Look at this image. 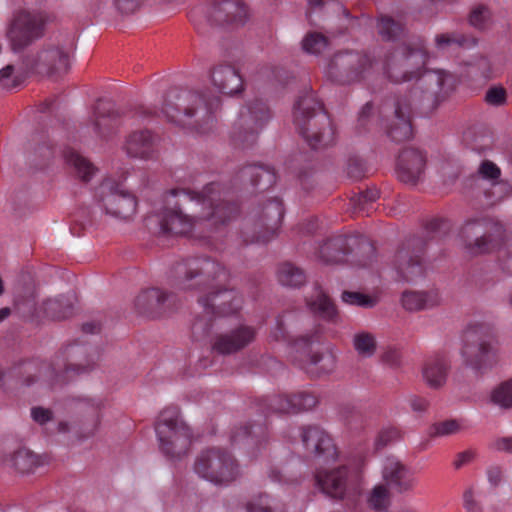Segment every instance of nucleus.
Returning <instances> with one entry per match:
<instances>
[{"label": "nucleus", "mask_w": 512, "mask_h": 512, "mask_svg": "<svg viewBox=\"0 0 512 512\" xmlns=\"http://www.w3.org/2000/svg\"><path fill=\"white\" fill-rule=\"evenodd\" d=\"M211 190V187H207L203 195L184 190L170 191L164 198V206L156 214L161 231L182 235L190 233L203 221H207L209 226H216L229 220L230 208L226 205L215 206Z\"/></svg>", "instance_id": "obj_1"}, {"label": "nucleus", "mask_w": 512, "mask_h": 512, "mask_svg": "<svg viewBox=\"0 0 512 512\" xmlns=\"http://www.w3.org/2000/svg\"><path fill=\"white\" fill-rule=\"evenodd\" d=\"M317 487L336 499L356 500L366 486L364 461H351L338 468H321L315 474Z\"/></svg>", "instance_id": "obj_2"}, {"label": "nucleus", "mask_w": 512, "mask_h": 512, "mask_svg": "<svg viewBox=\"0 0 512 512\" xmlns=\"http://www.w3.org/2000/svg\"><path fill=\"white\" fill-rule=\"evenodd\" d=\"M195 277H199L197 285L203 286V290L207 292V298L202 297L199 300L204 307L211 305L217 309L219 314L225 315L236 311L241 306L242 300L236 293L218 290L212 283L216 279L226 278V273L219 264L208 260L201 263L193 262L185 282H189Z\"/></svg>", "instance_id": "obj_3"}, {"label": "nucleus", "mask_w": 512, "mask_h": 512, "mask_svg": "<svg viewBox=\"0 0 512 512\" xmlns=\"http://www.w3.org/2000/svg\"><path fill=\"white\" fill-rule=\"evenodd\" d=\"M155 430L161 451L171 461L187 454L192 443L191 431L176 408H167L160 413Z\"/></svg>", "instance_id": "obj_4"}, {"label": "nucleus", "mask_w": 512, "mask_h": 512, "mask_svg": "<svg viewBox=\"0 0 512 512\" xmlns=\"http://www.w3.org/2000/svg\"><path fill=\"white\" fill-rule=\"evenodd\" d=\"M73 56L72 45L48 42L30 51L22 60L26 72L52 75L67 71Z\"/></svg>", "instance_id": "obj_5"}, {"label": "nucleus", "mask_w": 512, "mask_h": 512, "mask_svg": "<svg viewBox=\"0 0 512 512\" xmlns=\"http://www.w3.org/2000/svg\"><path fill=\"white\" fill-rule=\"evenodd\" d=\"M194 471L199 477L215 485H227L240 474L235 460L219 448L202 451L196 458Z\"/></svg>", "instance_id": "obj_6"}, {"label": "nucleus", "mask_w": 512, "mask_h": 512, "mask_svg": "<svg viewBox=\"0 0 512 512\" xmlns=\"http://www.w3.org/2000/svg\"><path fill=\"white\" fill-rule=\"evenodd\" d=\"M427 55L421 49L412 50L403 57V81L419 79L421 87L436 96L452 89L451 75L443 71H424Z\"/></svg>", "instance_id": "obj_7"}, {"label": "nucleus", "mask_w": 512, "mask_h": 512, "mask_svg": "<svg viewBox=\"0 0 512 512\" xmlns=\"http://www.w3.org/2000/svg\"><path fill=\"white\" fill-rule=\"evenodd\" d=\"M44 19L36 11L18 9L14 11L6 30V37L14 53L23 51L35 40L42 37Z\"/></svg>", "instance_id": "obj_8"}, {"label": "nucleus", "mask_w": 512, "mask_h": 512, "mask_svg": "<svg viewBox=\"0 0 512 512\" xmlns=\"http://www.w3.org/2000/svg\"><path fill=\"white\" fill-rule=\"evenodd\" d=\"M96 198L106 214L129 220L136 212V200L129 193L115 187L110 180H106L98 187Z\"/></svg>", "instance_id": "obj_9"}, {"label": "nucleus", "mask_w": 512, "mask_h": 512, "mask_svg": "<svg viewBox=\"0 0 512 512\" xmlns=\"http://www.w3.org/2000/svg\"><path fill=\"white\" fill-rule=\"evenodd\" d=\"M381 476L384 483L397 493L409 492L417 484L414 472L394 456L382 460Z\"/></svg>", "instance_id": "obj_10"}, {"label": "nucleus", "mask_w": 512, "mask_h": 512, "mask_svg": "<svg viewBox=\"0 0 512 512\" xmlns=\"http://www.w3.org/2000/svg\"><path fill=\"white\" fill-rule=\"evenodd\" d=\"M301 440L305 451L324 461H334L338 457L335 445L330 436L321 428L313 426L302 430Z\"/></svg>", "instance_id": "obj_11"}, {"label": "nucleus", "mask_w": 512, "mask_h": 512, "mask_svg": "<svg viewBox=\"0 0 512 512\" xmlns=\"http://www.w3.org/2000/svg\"><path fill=\"white\" fill-rule=\"evenodd\" d=\"M247 16V9L240 2L227 1L214 5L206 11L207 20L215 23H242Z\"/></svg>", "instance_id": "obj_12"}, {"label": "nucleus", "mask_w": 512, "mask_h": 512, "mask_svg": "<svg viewBox=\"0 0 512 512\" xmlns=\"http://www.w3.org/2000/svg\"><path fill=\"white\" fill-rule=\"evenodd\" d=\"M212 83L222 94L233 95L242 90V78L239 73L230 66H220L212 73Z\"/></svg>", "instance_id": "obj_13"}, {"label": "nucleus", "mask_w": 512, "mask_h": 512, "mask_svg": "<svg viewBox=\"0 0 512 512\" xmlns=\"http://www.w3.org/2000/svg\"><path fill=\"white\" fill-rule=\"evenodd\" d=\"M254 337V331L249 327H241L220 336L214 344V349L222 354L233 353L249 342Z\"/></svg>", "instance_id": "obj_14"}, {"label": "nucleus", "mask_w": 512, "mask_h": 512, "mask_svg": "<svg viewBox=\"0 0 512 512\" xmlns=\"http://www.w3.org/2000/svg\"><path fill=\"white\" fill-rule=\"evenodd\" d=\"M401 302L406 310L418 311L438 305L440 297L438 292L434 290L426 292L410 291L403 293Z\"/></svg>", "instance_id": "obj_15"}, {"label": "nucleus", "mask_w": 512, "mask_h": 512, "mask_svg": "<svg viewBox=\"0 0 512 512\" xmlns=\"http://www.w3.org/2000/svg\"><path fill=\"white\" fill-rule=\"evenodd\" d=\"M2 463L6 467L25 473L36 466L38 461L36 456L30 450L24 447H19L3 455Z\"/></svg>", "instance_id": "obj_16"}, {"label": "nucleus", "mask_w": 512, "mask_h": 512, "mask_svg": "<svg viewBox=\"0 0 512 512\" xmlns=\"http://www.w3.org/2000/svg\"><path fill=\"white\" fill-rule=\"evenodd\" d=\"M423 156L415 151L403 154V164L399 165V178L404 182H415L424 169Z\"/></svg>", "instance_id": "obj_17"}, {"label": "nucleus", "mask_w": 512, "mask_h": 512, "mask_svg": "<svg viewBox=\"0 0 512 512\" xmlns=\"http://www.w3.org/2000/svg\"><path fill=\"white\" fill-rule=\"evenodd\" d=\"M423 379L432 388L442 386L446 381L447 365L443 359L429 360L423 368Z\"/></svg>", "instance_id": "obj_18"}, {"label": "nucleus", "mask_w": 512, "mask_h": 512, "mask_svg": "<svg viewBox=\"0 0 512 512\" xmlns=\"http://www.w3.org/2000/svg\"><path fill=\"white\" fill-rule=\"evenodd\" d=\"M152 143V136L148 131L133 133L126 141L125 149L133 157H145Z\"/></svg>", "instance_id": "obj_19"}, {"label": "nucleus", "mask_w": 512, "mask_h": 512, "mask_svg": "<svg viewBox=\"0 0 512 512\" xmlns=\"http://www.w3.org/2000/svg\"><path fill=\"white\" fill-rule=\"evenodd\" d=\"M241 121L251 129L261 128L269 119V112L263 104L248 106L240 112Z\"/></svg>", "instance_id": "obj_20"}, {"label": "nucleus", "mask_w": 512, "mask_h": 512, "mask_svg": "<svg viewBox=\"0 0 512 512\" xmlns=\"http://www.w3.org/2000/svg\"><path fill=\"white\" fill-rule=\"evenodd\" d=\"M352 345L361 358H371L377 351L376 337L367 331H359L353 335Z\"/></svg>", "instance_id": "obj_21"}, {"label": "nucleus", "mask_w": 512, "mask_h": 512, "mask_svg": "<svg viewBox=\"0 0 512 512\" xmlns=\"http://www.w3.org/2000/svg\"><path fill=\"white\" fill-rule=\"evenodd\" d=\"M502 246L508 250L509 255L512 257V238L503 241L502 238H477L469 249L474 254L490 253L501 249Z\"/></svg>", "instance_id": "obj_22"}, {"label": "nucleus", "mask_w": 512, "mask_h": 512, "mask_svg": "<svg viewBox=\"0 0 512 512\" xmlns=\"http://www.w3.org/2000/svg\"><path fill=\"white\" fill-rule=\"evenodd\" d=\"M335 357L329 351L315 352L310 357L309 364L305 367L309 373H328L334 369Z\"/></svg>", "instance_id": "obj_23"}, {"label": "nucleus", "mask_w": 512, "mask_h": 512, "mask_svg": "<svg viewBox=\"0 0 512 512\" xmlns=\"http://www.w3.org/2000/svg\"><path fill=\"white\" fill-rule=\"evenodd\" d=\"M389 486L385 483L376 484L366 496L368 506L376 511H384L390 502Z\"/></svg>", "instance_id": "obj_24"}, {"label": "nucleus", "mask_w": 512, "mask_h": 512, "mask_svg": "<svg viewBox=\"0 0 512 512\" xmlns=\"http://www.w3.org/2000/svg\"><path fill=\"white\" fill-rule=\"evenodd\" d=\"M67 162L76 171L78 177L84 181H89L96 172L92 163L76 152L69 153Z\"/></svg>", "instance_id": "obj_25"}, {"label": "nucleus", "mask_w": 512, "mask_h": 512, "mask_svg": "<svg viewBox=\"0 0 512 512\" xmlns=\"http://www.w3.org/2000/svg\"><path fill=\"white\" fill-rule=\"evenodd\" d=\"M287 407L281 408L285 412H299L312 409L317 404V398L309 394L294 395L287 400Z\"/></svg>", "instance_id": "obj_26"}, {"label": "nucleus", "mask_w": 512, "mask_h": 512, "mask_svg": "<svg viewBox=\"0 0 512 512\" xmlns=\"http://www.w3.org/2000/svg\"><path fill=\"white\" fill-rule=\"evenodd\" d=\"M491 402L501 408L512 407V380L497 386L490 395Z\"/></svg>", "instance_id": "obj_27"}, {"label": "nucleus", "mask_w": 512, "mask_h": 512, "mask_svg": "<svg viewBox=\"0 0 512 512\" xmlns=\"http://www.w3.org/2000/svg\"><path fill=\"white\" fill-rule=\"evenodd\" d=\"M278 279L285 286L296 287L304 282L305 277L300 269L285 264L278 272Z\"/></svg>", "instance_id": "obj_28"}, {"label": "nucleus", "mask_w": 512, "mask_h": 512, "mask_svg": "<svg viewBox=\"0 0 512 512\" xmlns=\"http://www.w3.org/2000/svg\"><path fill=\"white\" fill-rule=\"evenodd\" d=\"M310 306L313 311L319 313L324 318L332 319L336 315L334 305L322 291L317 292L316 300L311 302Z\"/></svg>", "instance_id": "obj_29"}, {"label": "nucleus", "mask_w": 512, "mask_h": 512, "mask_svg": "<svg viewBox=\"0 0 512 512\" xmlns=\"http://www.w3.org/2000/svg\"><path fill=\"white\" fill-rule=\"evenodd\" d=\"M302 47L308 53L319 54L327 47V40L319 33H310L303 39Z\"/></svg>", "instance_id": "obj_30"}, {"label": "nucleus", "mask_w": 512, "mask_h": 512, "mask_svg": "<svg viewBox=\"0 0 512 512\" xmlns=\"http://www.w3.org/2000/svg\"><path fill=\"white\" fill-rule=\"evenodd\" d=\"M247 512H277L274 501L267 495L255 496L248 504Z\"/></svg>", "instance_id": "obj_31"}, {"label": "nucleus", "mask_w": 512, "mask_h": 512, "mask_svg": "<svg viewBox=\"0 0 512 512\" xmlns=\"http://www.w3.org/2000/svg\"><path fill=\"white\" fill-rule=\"evenodd\" d=\"M435 42L436 47L439 50H445L447 48H454L465 45L466 39L463 37V35L457 33H446L436 36Z\"/></svg>", "instance_id": "obj_32"}, {"label": "nucleus", "mask_w": 512, "mask_h": 512, "mask_svg": "<svg viewBox=\"0 0 512 512\" xmlns=\"http://www.w3.org/2000/svg\"><path fill=\"white\" fill-rule=\"evenodd\" d=\"M333 129L328 126L321 132H313L306 134L305 137L313 148L329 145L333 141Z\"/></svg>", "instance_id": "obj_33"}, {"label": "nucleus", "mask_w": 512, "mask_h": 512, "mask_svg": "<svg viewBox=\"0 0 512 512\" xmlns=\"http://www.w3.org/2000/svg\"><path fill=\"white\" fill-rule=\"evenodd\" d=\"M160 301V291L157 289H151L138 295L135 300V305L142 311L152 307L155 303H159Z\"/></svg>", "instance_id": "obj_34"}, {"label": "nucleus", "mask_w": 512, "mask_h": 512, "mask_svg": "<svg viewBox=\"0 0 512 512\" xmlns=\"http://www.w3.org/2000/svg\"><path fill=\"white\" fill-rule=\"evenodd\" d=\"M469 21L472 26L483 29L490 22V12L484 6H477L472 10Z\"/></svg>", "instance_id": "obj_35"}, {"label": "nucleus", "mask_w": 512, "mask_h": 512, "mask_svg": "<svg viewBox=\"0 0 512 512\" xmlns=\"http://www.w3.org/2000/svg\"><path fill=\"white\" fill-rule=\"evenodd\" d=\"M21 79L18 74L15 73L12 65H7L0 70V85L4 89H12L18 86Z\"/></svg>", "instance_id": "obj_36"}, {"label": "nucleus", "mask_w": 512, "mask_h": 512, "mask_svg": "<svg viewBox=\"0 0 512 512\" xmlns=\"http://www.w3.org/2000/svg\"><path fill=\"white\" fill-rule=\"evenodd\" d=\"M399 271L404 280L414 281L416 278H418L419 276L422 275L423 268L418 262H416L414 260H409V261L403 262L400 265Z\"/></svg>", "instance_id": "obj_37"}, {"label": "nucleus", "mask_w": 512, "mask_h": 512, "mask_svg": "<svg viewBox=\"0 0 512 512\" xmlns=\"http://www.w3.org/2000/svg\"><path fill=\"white\" fill-rule=\"evenodd\" d=\"M378 31L386 39H392L400 32V27L390 18H381L378 22Z\"/></svg>", "instance_id": "obj_38"}, {"label": "nucleus", "mask_w": 512, "mask_h": 512, "mask_svg": "<svg viewBox=\"0 0 512 512\" xmlns=\"http://www.w3.org/2000/svg\"><path fill=\"white\" fill-rule=\"evenodd\" d=\"M460 429V423L457 420L451 419L436 424L434 426V434L436 436H449L457 433Z\"/></svg>", "instance_id": "obj_39"}, {"label": "nucleus", "mask_w": 512, "mask_h": 512, "mask_svg": "<svg viewBox=\"0 0 512 512\" xmlns=\"http://www.w3.org/2000/svg\"><path fill=\"white\" fill-rule=\"evenodd\" d=\"M400 433L396 428L388 427L383 429L377 436L375 444L377 447H383L390 442L397 440Z\"/></svg>", "instance_id": "obj_40"}, {"label": "nucleus", "mask_w": 512, "mask_h": 512, "mask_svg": "<svg viewBox=\"0 0 512 512\" xmlns=\"http://www.w3.org/2000/svg\"><path fill=\"white\" fill-rule=\"evenodd\" d=\"M92 128L99 138H105L112 130L110 120L105 116H97L92 124Z\"/></svg>", "instance_id": "obj_41"}, {"label": "nucleus", "mask_w": 512, "mask_h": 512, "mask_svg": "<svg viewBox=\"0 0 512 512\" xmlns=\"http://www.w3.org/2000/svg\"><path fill=\"white\" fill-rule=\"evenodd\" d=\"M342 301L349 305H357V306L372 305V301L370 299H368L365 295L356 293V292H344L342 294Z\"/></svg>", "instance_id": "obj_42"}, {"label": "nucleus", "mask_w": 512, "mask_h": 512, "mask_svg": "<svg viewBox=\"0 0 512 512\" xmlns=\"http://www.w3.org/2000/svg\"><path fill=\"white\" fill-rule=\"evenodd\" d=\"M479 174L483 179L496 180L500 176V169L490 161H484L480 168Z\"/></svg>", "instance_id": "obj_43"}, {"label": "nucleus", "mask_w": 512, "mask_h": 512, "mask_svg": "<svg viewBox=\"0 0 512 512\" xmlns=\"http://www.w3.org/2000/svg\"><path fill=\"white\" fill-rule=\"evenodd\" d=\"M486 101L491 105H500L505 101V90L501 87H494L487 91Z\"/></svg>", "instance_id": "obj_44"}, {"label": "nucleus", "mask_w": 512, "mask_h": 512, "mask_svg": "<svg viewBox=\"0 0 512 512\" xmlns=\"http://www.w3.org/2000/svg\"><path fill=\"white\" fill-rule=\"evenodd\" d=\"M463 504L467 512H480V507L472 490L464 492Z\"/></svg>", "instance_id": "obj_45"}, {"label": "nucleus", "mask_w": 512, "mask_h": 512, "mask_svg": "<svg viewBox=\"0 0 512 512\" xmlns=\"http://www.w3.org/2000/svg\"><path fill=\"white\" fill-rule=\"evenodd\" d=\"M31 416L33 420L39 424H44L51 420V411L41 407H35L31 410Z\"/></svg>", "instance_id": "obj_46"}, {"label": "nucleus", "mask_w": 512, "mask_h": 512, "mask_svg": "<svg viewBox=\"0 0 512 512\" xmlns=\"http://www.w3.org/2000/svg\"><path fill=\"white\" fill-rule=\"evenodd\" d=\"M218 104H219V100L218 99H214L211 103H205L204 106H201L200 108H198L196 111L192 112L191 109L187 110L185 112V115L184 116H193V115H199V114H202L203 116H209L212 114V111H213V108H216L218 107Z\"/></svg>", "instance_id": "obj_47"}, {"label": "nucleus", "mask_w": 512, "mask_h": 512, "mask_svg": "<svg viewBox=\"0 0 512 512\" xmlns=\"http://www.w3.org/2000/svg\"><path fill=\"white\" fill-rule=\"evenodd\" d=\"M408 403H409L411 410L414 412H417V413H422V412L426 411V409L428 407L427 400L417 397V396H411L408 399Z\"/></svg>", "instance_id": "obj_48"}, {"label": "nucleus", "mask_w": 512, "mask_h": 512, "mask_svg": "<svg viewBox=\"0 0 512 512\" xmlns=\"http://www.w3.org/2000/svg\"><path fill=\"white\" fill-rule=\"evenodd\" d=\"M114 3L120 11L130 13L137 8L139 0H114Z\"/></svg>", "instance_id": "obj_49"}, {"label": "nucleus", "mask_w": 512, "mask_h": 512, "mask_svg": "<svg viewBox=\"0 0 512 512\" xmlns=\"http://www.w3.org/2000/svg\"><path fill=\"white\" fill-rule=\"evenodd\" d=\"M410 134H411V126L405 120L402 121L399 134L396 130L391 131V137L394 140H401V139L408 138L410 136Z\"/></svg>", "instance_id": "obj_50"}, {"label": "nucleus", "mask_w": 512, "mask_h": 512, "mask_svg": "<svg viewBox=\"0 0 512 512\" xmlns=\"http://www.w3.org/2000/svg\"><path fill=\"white\" fill-rule=\"evenodd\" d=\"M494 447L498 451L512 453V438L504 437L497 439L494 443Z\"/></svg>", "instance_id": "obj_51"}, {"label": "nucleus", "mask_w": 512, "mask_h": 512, "mask_svg": "<svg viewBox=\"0 0 512 512\" xmlns=\"http://www.w3.org/2000/svg\"><path fill=\"white\" fill-rule=\"evenodd\" d=\"M488 480L491 484L496 485L501 480V470L497 467H492L487 472Z\"/></svg>", "instance_id": "obj_52"}, {"label": "nucleus", "mask_w": 512, "mask_h": 512, "mask_svg": "<svg viewBox=\"0 0 512 512\" xmlns=\"http://www.w3.org/2000/svg\"><path fill=\"white\" fill-rule=\"evenodd\" d=\"M472 457L473 453L471 451L462 452L457 456V459L455 460L454 464L457 468H459L465 463H467Z\"/></svg>", "instance_id": "obj_53"}, {"label": "nucleus", "mask_w": 512, "mask_h": 512, "mask_svg": "<svg viewBox=\"0 0 512 512\" xmlns=\"http://www.w3.org/2000/svg\"><path fill=\"white\" fill-rule=\"evenodd\" d=\"M477 227H478V223H476V222L467 223L466 226L464 227V234L467 235V236H470L472 234H476L477 233V231H476Z\"/></svg>", "instance_id": "obj_54"}, {"label": "nucleus", "mask_w": 512, "mask_h": 512, "mask_svg": "<svg viewBox=\"0 0 512 512\" xmlns=\"http://www.w3.org/2000/svg\"><path fill=\"white\" fill-rule=\"evenodd\" d=\"M10 315L9 308H1L0 309V323L4 321Z\"/></svg>", "instance_id": "obj_55"}, {"label": "nucleus", "mask_w": 512, "mask_h": 512, "mask_svg": "<svg viewBox=\"0 0 512 512\" xmlns=\"http://www.w3.org/2000/svg\"><path fill=\"white\" fill-rule=\"evenodd\" d=\"M47 304L49 305V309L55 310L56 307L59 306V300L49 301Z\"/></svg>", "instance_id": "obj_56"}, {"label": "nucleus", "mask_w": 512, "mask_h": 512, "mask_svg": "<svg viewBox=\"0 0 512 512\" xmlns=\"http://www.w3.org/2000/svg\"><path fill=\"white\" fill-rule=\"evenodd\" d=\"M310 6H318L321 4L322 0H307Z\"/></svg>", "instance_id": "obj_57"}, {"label": "nucleus", "mask_w": 512, "mask_h": 512, "mask_svg": "<svg viewBox=\"0 0 512 512\" xmlns=\"http://www.w3.org/2000/svg\"><path fill=\"white\" fill-rule=\"evenodd\" d=\"M168 117L170 118L171 121H174V122H177L181 125H185L186 123L182 120H178L174 115H168Z\"/></svg>", "instance_id": "obj_58"}, {"label": "nucleus", "mask_w": 512, "mask_h": 512, "mask_svg": "<svg viewBox=\"0 0 512 512\" xmlns=\"http://www.w3.org/2000/svg\"><path fill=\"white\" fill-rule=\"evenodd\" d=\"M383 358H384V360H385V361H387V362H390V363H394V362H395V359H390V358L388 357V354H385Z\"/></svg>", "instance_id": "obj_59"}, {"label": "nucleus", "mask_w": 512, "mask_h": 512, "mask_svg": "<svg viewBox=\"0 0 512 512\" xmlns=\"http://www.w3.org/2000/svg\"><path fill=\"white\" fill-rule=\"evenodd\" d=\"M275 208H276V210H277L278 215H279V216H281V214H282V210H281L280 205H279V204H276V205H275Z\"/></svg>", "instance_id": "obj_60"}, {"label": "nucleus", "mask_w": 512, "mask_h": 512, "mask_svg": "<svg viewBox=\"0 0 512 512\" xmlns=\"http://www.w3.org/2000/svg\"><path fill=\"white\" fill-rule=\"evenodd\" d=\"M182 287H183L184 289H188V288H190V287H191V285H190V284H187V283H183V284H182Z\"/></svg>", "instance_id": "obj_61"}, {"label": "nucleus", "mask_w": 512, "mask_h": 512, "mask_svg": "<svg viewBox=\"0 0 512 512\" xmlns=\"http://www.w3.org/2000/svg\"><path fill=\"white\" fill-rule=\"evenodd\" d=\"M376 196L375 195H371V197L369 198L370 200H375Z\"/></svg>", "instance_id": "obj_62"}, {"label": "nucleus", "mask_w": 512, "mask_h": 512, "mask_svg": "<svg viewBox=\"0 0 512 512\" xmlns=\"http://www.w3.org/2000/svg\"><path fill=\"white\" fill-rule=\"evenodd\" d=\"M60 429H61L62 431H65V430H66V429H65V427H64L62 424L60 425Z\"/></svg>", "instance_id": "obj_63"}, {"label": "nucleus", "mask_w": 512, "mask_h": 512, "mask_svg": "<svg viewBox=\"0 0 512 512\" xmlns=\"http://www.w3.org/2000/svg\"><path fill=\"white\" fill-rule=\"evenodd\" d=\"M392 353H393V355H394V357H395V359H396V358H397V352H396V351H393Z\"/></svg>", "instance_id": "obj_64"}]
</instances>
